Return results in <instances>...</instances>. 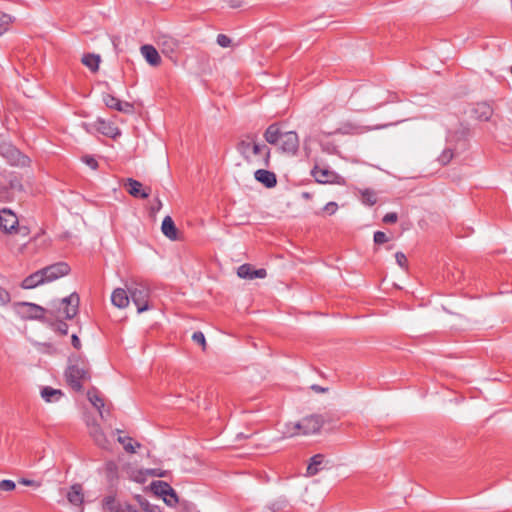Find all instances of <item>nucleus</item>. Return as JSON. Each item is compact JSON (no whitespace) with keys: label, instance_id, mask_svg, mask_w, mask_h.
<instances>
[{"label":"nucleus","instance_id":"obj_5","mask_svg":"<svg viewBox=\"0 0 512 512\" xmlns=\"http://www.w3.org/2000/svg\"><path fill=\"white\" fill-rule=\"evenodd\" d=\"M67 384L77 392L83 389V382L90 379V373L85 364H70L65 371Z\"/></svg>","mask_w":512,"mask_h":512},{"label":"nucleus","instance_id":"obj_1","mask_svg":"<svg viewBox=\"0 0 512 512\" xmlns=\"http://www.w3.org/2000/svg\"><path fill=\"white\" fill-rule=\"evenodd\" d=\"M79 295L72 293L71 295L64 297L58 304H54L52 309H45L30 302H20L16 304L17 313L27 319H35L43 322H48L46 314L54 316L56 318L64 317L65 319H72L78 313L79 306Z\"/></svg>","mask_w":512,"mask_h":512},{"label":"nucleus","instance_id":"obj_36","mask_svg":"<svg viewBox=\"0 0 512 512\" xmlns=\"http://www.w3.org/2000/svg\"><path fill=\"white\" fill-rule=\"evenodd\" d=\"M163 501L170 507H174L178 503V496L175 490L169 491L166 496H163Z\"/></svg>","mask_w":512,"mask_h":512},{"label":"nucleus","instance_id":"obj_41","mask_svg":"<svg viewBox=\"0 0 512 512\" xmlns=\"http://www.w3.org/2000/svg\"><path fill=\"white\" fill-rule=\"evenodd\" d=\"M192 340L195 343L202 345L203 348L205 347L206 340L204 334L201 331L194 332L192 335Z\"/></svg>","mask_w":512,"mask_h":512},{"label":"nucleus","instance_id":"obj_52","mask_svg":"<svg viewBox=\"0 0 512 512\" xmlns=\"http://www.w3.org/2000/svg\"><path fill=\"white\" fill-rule=\"evenodd\" d=\"M229 6L232 7V8H238L241 6V2L238 1V0H230L229 1Z\"/></svg>","mask_w":512,"mask_h":512},{"label":"nucleus","instance_id":"obj_34","mask_svg":"<svg viewBox=\"0 0 512 512\" xmlns=\"http://www.w3.org/2000/svg\"><path fill=\"white\" fill-rule=\"evenodd\" d=\"M14 18L6 13L0 14V36H2L5 32H7L10 28V25L13 23Z\"/></svg>","mask_w":512,"mask_h":512},{"label":"nucleus","instance_id":"obj_14","mask_svg":"<svg viewBox=\"0 0 512 512\" xmlns=\"http://www.w3.org/2000/svg\"><path fill=\"white\" fill-rule=\"evenodd\" d=\"M311 173L315 180L322 184L334 183L339 177L335 172L329 170L328 168H322L319 166H315Z\"/></svg>","mask_w":512,"mask_h":512},{"label":"nucleus","instance_id":"obj_12","mask_svg":"<svg viewBox=\"0 0 512 512\" xmlns=\"http://www.w3.org/2000/svg\"><path fill=\"white\" fill-rule=\"evenodd\" d=\"M89 434L97 446L106 450L110 449L111 443L107 439L99 424L93 423L89 425Z\"/></svg>","mask_w":512,"mask_h":512},{"label":"nucleus","instance_id":"obj_35","mask_svg":"<svg viewBox=\"0 0 512 512\" xmlns=\"http://www.w3.org/2000/svg\"><path fill=\"white\" fill-rule=\"evenodd\" d=\"M453 157H454V152L452 149H444L442 151V153L440 154V156L438 157V161L441 165L445 166L448 163H450V161L453 159Z\"/></svg>","mask_w":512,"mask_h":512},{"label":"nucleus","instance_id":"obj_49","mask_svg":"<svg viewBox=\"0 0 512 512\" xmlns=\"http://www.w3.org/2000/svg\"><path fill=\"white\" fill-rule=\"evenodd\" d=\"M13 233H18V234H21L23 236H27L29 234V230H28V228L26 226H20L18 224L16 230H14Z\"/></svg>","mask_w":512,"mask_h":512},{"label":"nucleus","instance_id":"obj_9","mask_svg":"<svg viewBox=\"0 0 512 512\" xmlns=\"http://www.w3.org/2000/svg\"><path fill=\"white\" fill-rule=\"evenodd\" d=\"M279 148L282 152L292 155L296 154L299 148L298 134L295 131L284 132Z\"/></svg>","mask_w":512,"mask_h":512},{"label":"nucleus","instance_id":"obj_29","mask_svg":"<svg viewBox=\"0 0 512 512\" xmlns=\"http://www.w3.org/2000/svg\"><path fill=\"white\" fill-rule=\"evenodd\" d=\"M151 490L155 495L163 497L166 496L169 491H172V487L164 481H153L151 483Z\"/></svg>","mask_w":512,"mask_h":512},{"label":"nucleus","instance_id":"obj_23","mask_svg":"<svg viewBox=\"0 0 512 512\" xmlns=\"http://www.w3.org/2000/svg\"><path fill=\"white\" fill-rule=\"evenodd\" d=\"M162 233L170 240H177V228L170 216H166L161 225Z\"/></svg>","mask_w":512,"mask_h":512},{"label":"nucleus","instance_id":"obj_33","mask_svg":"<svg viewBox=\"0 0 512 512\" xmlns=\"http://www.w3.org/2000/svg\"><path fill=\"white\" fill-rule=\"evenodd\" d=\"M361 201L363 204L372 206L377 202V195L371 189H364L361 191Z\"/></svg>","mask_w":512,"mask_h":512},{"label":"nucleus","instance_id":"obj_37","mask_svg":"<svg viewBox=\"0 0 512 512\" xmlns=\"http://www.w3.org/2000/svg\"><path fill=\"white\" fill-rule=\"evenodd\" d=\"M16 488V484L14 481L9 479L0 480V490L1 491H13Z\"/></svg>","mask_w":512,"mask_h":512},{"label":"nucleus","instance_id":"obj_18","mask_svg":"<svg viewBox=\"0 0 512 512\" xmlns=\"http://www.w3.org/2000/svg\"><path fill=\"white\" fill-rule=\"evenodd\" d=\"M284 132L281 131L277 123H273L267 127L264 132L265 140L272 145L280 143Z\"/></svg>","mask_w":512,"mask_h":512},{"label":"nucleus","instance_id":"obj_3","mask_svg":"<svg viewBox=\"0 0 512 512\" xmlns=\"http://www.w3.org/2000/svg\"><path fill=\"white\" fill-rule=\"evenodd\" d=\"M324 425V418L322 415L312 414L304 417L296 423H287L283 434L286 437H293L296 435H311L318 433Z\"/></svg>","mask_w":512,"mask_h":512},{"label":"nucleus","instance_id":"obj_26","mask_svg":"<svg viewBox=\"0 0 512 512\" xmlns=\"http://www.w3.org/2000/svg\"><path fill=\"white\" fill-rule=\"evenodd\" d=\"M474 113L478 120L488 121L493 114V109L486 103H480L477 104L476 108L474 109Z\"/></svg>","mask_w":512,"mask_h":512},{"label":"nucleus","instance_id":"obj_7","mask_svg":"<svg viewBox=\"0 0 512 512\" xmlns=\"http://www.w3.org/2000/svg\"><path fill=\"white\" fill-rule=\"evenodd\" d=\"M45 279L48 283L53 282L61 277L68 275L71 271L70 266L66 262H57L42 268Z\"/></svg>","mask_w":512,"mask_h":512},{"label":"nucleus","instance_id":"obj_20","mask_svg":"<svg viewBox=\"0 0 512 512\" xmlns=\"http://www.w3.org/2000/svg\"><path fill=\"white\" fill-rule=\"evenodd\" d=\"M67 499L70 504L74 506H81L84 501L82 486L80 484L72 485L67 493Z\"/></svg>","mask_w":512,"mask_h":512},{"label":"nucleus","instance_id":"obj_47","mask_svg":"<svg viewBox=\"0 0 512 512\" xmlns=\"http://www.w3.org/2000/svg\"><path fill=\"white\" fill-rule=\"evenodd\" d=\"M338 209V205L336 202H328L325 207H324V210L329 214V215H333Z\"/></svg>","mask_w":512,"mask_h":512},{"label":"nucleus","instance_id":"obj_38","mask_svg":"<svg viewBox=\"0 0 512 512\" xmlns=\"http://www.w3.org/2000/svg\"><path fill=\"white\" fill-rule=\"evenodd\" d=\"M51 326H53V328L62 335H66L68 333V325L61 320L51 323Z\"/></svg>","mask_w":512,"mask_h":512},{"label":"nucleus","instance_id":"obj_39","mask_svg":"<svg viewBox=\"0 0 512 512\" xmlns=\"http://www.w3.org/2000/svg\"><path fill=\"white\" fill-rule=\"evenodd\" d=\"M374 242L375 244H384L386 242H388V237L386 236V234L382 231H376L374 233Z\"/></svg>","mask_w":512,"mask_h":512},{"label":"nucleus","instance_id":"obj_4","mask_svg":"<svg viewBox=\"0 0 512 512\" xmlns=\"http://www.w3.org/2000/svg\"><path fill=\"white\" fill-rule=\"evenodd\" d=\"M129 297L137 307V312L142 313L149 309L150 288L143 282H132L127 286Z\"/></svg>","mask_w":512,"mask_h":512},{"label":"nucleus","instance_id":"obj_48","mask_svg":"<svg viewBox=\"0 0 512 512\" xmlns=\"http://www.w3.org/2000/svg\"><path fill=\"white\" fill-rule=\"evenodd\" d=\"M71 343H72V346L79 350L81 348V342H80V339L79 337L76 335V334H73L71 336Z\"/></svg>","mask_w":512,"mask_h":512},{"label":"nucleus","instance_id":"obj_6","mask_svg":"<svg viewBox=\"0 0 512 512\" xmlns=\"http://www.w3.org/2000/svg\"><path fill=\"white\" fill-rule=\"evenodd\" d=\"M0 154L12 166L26 167L30 164V158L24 155L19 149L11 144L1 145Z\"/></svg>","mask_w":512,"mask_h":512},{"label":"nucleus","instance_id":"obj_42","mask_svg":"<svg viewBox=\"0 0 512 512\" xmlns=\"http://www.w3.org/2000/svg\"><path fill=\"white\" fill-rule=\"evenodd\" d=\"M217 43L221 46V47H229L230 44H231V39L230 37H228L227 35L225 34H219L217 36Z\"/></svg>","mask_w":512,"mask_h":512},{"label":"nucleus","instance_id":"obj_21","mask_svg":"<svg viewBox=\"0 0 512 512\" xmlns=\"http://www.w3.org/2000/svg\"><path fill=\"white\" fill-rule=\"evenodd\" d=\"M87 397L90 403L99 411L100 416L104 418L105 407L104 399L100 396L99 391L96 388H91L87 392Z\"/></svg>","mask_w":512,"mask_h":512},{"label":"nucleus","instance_id":"obj_57","mask_svg":"<svg viewBox=\"0 0 512 512\" xmlns=\"http://www.w3.org/2000/svg\"><path fill=\"white\" fill-rule=\"evenodd\" d=\"M387 125H381V126H378L377 128H385Z\"/></svg>","mask_w":512,"mask_h":512},{"label":"nucleus","instance_id":"obj_50","mask_svg":"<svg viewBox=\"0 0 512 512\" xmlns=\"http://www.w3.org/2000/svg\"><path fill=\"white\" fill-rule=\"evenodd\" d=\"M155 202L156 203L152 206V211L153 212L159 211L161 209V207H162V202H161V200L159 198H156Z\"/></svg>","mask_w":512,"mask_h":512},{"label":"nucleus","instance_id":"obj_19","mask_svg":"<svg viewBox=\"0 0 512 512\" xmlns=\"http://www.w3.org/2000/svg\"><path fill=\"white\" fill-rule=\"evenodd\" d=\"M141 53L145 60L152 66H158L161 63V57L152 45H143L141 47Z\"/></svg>","mask_w":512,"mask_h":512},{"label":"nucleus","instance_id":"obj_17","mask_svg":"<svg viewBox=\"0 0 512 512\" xmlns=\"http://www.w3.org/2000/svg\"><path fill=\"white\" fill-rule=\"evenodd\" d=\"M129 292L123 288H116L111 295V302L118 308H126L129 305Z\"/></svg>","mask_w":512,"mask_h":512},{"label":"nucleus","instance_id":"obj_40","mask_svg":"<svg viewBox=\"0 0 512 512\" xmlns=\"http://www.w3.org/2000/svg\"><path fill=\"white\" fill-rule=\"evenodd\" d=\"M11 300L10 293L0 286V305H6Z\"/></svg>","mask_w":512,"mask_h":512},{"label":"nucleus","instance_id":"obj_25","mask_svg":"<svg viewBox=\"0 0 512 512\" xmlns=\"http://www.w3.org/2000/svg\"><path fill=\"white\" fill-rule=\"evenodd\" d=\"M103 508L107 512H126V504L116 502L113 496H107L104 498Z\"/></svg>","mask_w":512,"mask_h":512},{"label":"nucleus","instance_id":"obj_30","mask_svg":"<svg viewBox=\"0 0 512 512\" xmlns=\"http://www.w3.org/2000/svg\"><path fill=\"white\" fill-rule=\"evenodd\" d=\"M159 45L162 47L164 53H172L177 48L178 42L171 37L162 36L159 39Z\"/></svg>","mask_w":512,"mask_h":512},{"label":"nucleus","instance_id":"obj_13","mask_svg":"<svg viewBox=\"0 0 512 512\" xmlns=\"http://www.w3.org/2000/svg\"><path fill=\"white\" fill-rule=\"evenodd\" d=\"M237 275L243 279L265 278L267 271L264 268L253 269L250 264H243L238 267Z\"/></svg>","mask_w":512,"mask_h":512},{"label":"nucleus","instance_id":"obj_43","mask_svg":"<svg viewBox=\"0 0 512 512\" xmlns=\"http://www.w3.org/2000/svg\"><path fill=\"white\" fill-rule=\"evenodd\" d=\"M84 163L89 166L91 169L96 170L98 168V162L97 160L89 155H86L83 157Z\"/></svg>","mask_w":512,"mask_h":512},{"label":"nucleus","instance_id":"obj_28","mask_svg":"<svg viewBox=\"0 0 512 512\" xmlns=\"http://www.w3.org/2000/svg\"><path fill=\"white\" fill-rule=\"evenodd\" d=\"M62 396L63 393L59 389H54L52 387L47 386L41 390V397L46 402H57Z\"/></svg>","mask_w":512,"mask_h":512},{"label":"nucleus","instance_id":"obj_10","mask_svg":"<svg viewBox=\"0 0 512 512\" xmlns=\"http://www.w3.org/2000/svg\"><path fill=\"white\" fill-rule=\"evenodd\" d=\"M102 100L108 108L117 110L119 112L130 114L134 110V107L131 103L121 101L111 94H103Z\"/></svg>","mask_w":512,"mask_h":512},{"label":"nucleus","instance_id":"obj_32","mask_svg":"<svg viewBox=\"0 0 512 512\" xmlns=\"http://www.w3.org/2000/svg\"><path fill=\"white\" fill-rule=\"evenodd\" d=\"M118 442L123 445V448L126 452L135 453V448L140 447V443L136 442L133 444V439L129 436H118Z\"/></svg>","mask_w":512,"mask_h":512},{"label":"nucleus","instance_id":"obj_51","mask_svg":"<svg viewBox=\"0 0 512 512\" xmlns=\"http://www.w3.org/2000/svg\"><path fill=\"white\" fill-rule=\"evenodd\" d=\"M20 483L23 484V485H26V486H32V485L35 484V481L29 480V479H26V478H22L20 480Z\"/></svg>","mask_w":512,"mask_h":512},{"label":"nucleus","instance_id":"obj_44","mask_svg":"<svg viewBox=\"0 0 512 512\" xmlns=\"http://www.w3.org/2000/svg\"><path fill=\"white\" fill-rule=\"evenodd\" d=\"M395 259H396V262L397 264L402 267V268H405L407 266V258L405 256L404 253L402 252H397L395 254Z\"/></svg>","mask_w":512,"mask_h":512},{"label":"nucleus","instance_id":"obj_27","mask_svg":"<svg viewBox=\"0 0 512 512\" xmlns=\"http://www.w3.org/2000/svg\"><path fill=\"white\" fill-rule=\"evenodd\" d=\"M96 127L99 132H101L105 136L115 137L119 134L118 128L112 126L107 123L105 120L98 119L96 121Z\"/></svg>","mask_w":512,"mask_h":512},{"label":"nucleus","instance_id":"obj_16","mask_svg":"<svg viewBox=\"0 0 512 512\" xmlns=\"http://www.w3.org/2000/svg\"><path fill=\"white\" fill-rule=\"evenodd\" d=\"M48 283L42 269L27 276L21 283L23 289H33L39 285Z\"/></svg>","mask_w":512,"mask_h":512},{"label":"nucleus","instance_id":"obj_22","mask_svg":"<svg viewBox=\"0 0 512 512\" xmlns=\"http://www.w3.org/2000/svg\"><path fill=\"white\" fill-rule=\"evenodd\" d=\"M4 188L13 190V191H23L22 179L21 177L14 172L8 173L5 177Z\"/></svg>","mask_w":512,"mask_h":512},{"label":"nucleus","instance_id":"obj_15","mask_svg":"<svg viewBox=\"0 0 512 512\" xmlns=\"http://www.w3.org/2000/svg\"><path fill=\"white\" fill-rule=\"evenodd\" d=\"M255 179L266 188H273L277 184L276 174L267 169H258L254 173Z\"/></svg>","mask_w":512,"mask_h":512},{"label":"nucleus","instance_id":"obj_31","mask_svg":"<svg viewBox=\"0 0 512 512\" xmlns=\"http://www.w3.org/2000/svg\"><path fill=\"white\" fill-rule=\"evenodd\" d=\"M99 62H100V57L95 54H85L82 57V63L93 72L98 70Z\"/></svg>","mask_w":512,"mask_h":512},{"label":"nucleus","instance_id":"obj_54","mask_svg":"<svg viewBox=\"0 0 512 512\" xmlns=\"http://www.w3.org/2000/svg\"><path fill=\"white\" fill-rule=\"evenodd\" d=\"M126 512H139L134 506L126 504Z\"/></svg>","mask_w":512,"mask_h":512},{"label":"nucleus","instance_id":"obj_11","mask_svg":"<svg viewBox=\"0 0 512 512\" xmlns=\"http://www.w3.org/2000/svg\"><path fill=\"white\" fill-rule=\"evenodd\" d=\"M124 186L127 192L135 198L146 199L151 192L150 188H143L142 183L133 178H128Z\"/></svg>","mask_w":512,"mask_h":512},{"label":"nucleus","instance_id":"obj_46","mask_svg":"<svg viewBox=\"0 0 512 512\" xmlns=\"http://www.w3.org/2000/svg\"><path fill=\"white\" fill-rule=\"evenodd\" d=\"M398 220V215L397 213L395 212H390V213H387L384 217H383V222L384 223H387V224H391V223H396Z\"/></svg>","mask_w":512,"mask_h":512},{"label":"nucleus","instance_id":"obj_55","mask_svg":"<svg viewBox=\"0 0 512 512\" xmlns=\"http://www.w3.org/2000/svg\"><path fill=\"white\" fill-rule=\"evenodd\" d=\"M390 101H391V100L381 101V102H379V103L375 104V105L373 106V109H377V108L381 107L382 105H384L385 103L390 102Z\"/></svg>","mask_w":512,"mask_h":512},{"label":"nucleus","instance_id":"obj_2","mask_svg":"<svg viewBox=\"0 0 512 512\" xmlns=\"http://www.w3.org/2000/svg\"><path fill=\"white\" fill-rule=\"evenodd\" d=\"M236 150L249 164L261 167L270 166L271 150L266 144L258 142L257 134L244 135L238 141Z\"/></svg>","mask_w":512,"mask_h":512},{"label":"nucleus","instance_id":"obj_8","mask_svg":"<svg viewBox=\"0 0 512 512\" xmlns=\"http://www.w3.org/2000/svg\"><path fill=\"white\" fill-rule=\"evenodd\" d=\"M18 226V217L7 208L0 210V228L3 232L12 234Z\"/></svg>","mask_w":512,"mask_h":512},{"label":"nucleus","instance_id":"obj_45","mask_svg":"<svg viewBox=\"0 0 512 512\" xmlns=\"http://www.w3.org/2000/svg\"><path fill=\"white\" fill-rule=\"evenodd\" d=\"M141 506L146 512H162L158 506L152 505L148 501L142 502Z\"/></svg>","mask_w":512,"mask_h":512},{"label":"nucleus","instance_id":"obj_53","mask_svg":"<svg viewBox=\"0 0 512 512\" xmlns=\"http://www.w3.org/2000/svg\"><path fill=\"white\" fill-rule=\"evenodd\" d=\"M311 388H312L314 391H316V392H320V393L327 391V389H326V388H323V387H321V386H319V385H312V386H311Z\"/></svg>","mask_w":512,"mask_h":512},{"label":"nucleus","instance_id":"obj_56","mask_svg":"<svg viewBox=\"0 0 512 512\" xmlns=\"http://www.w3.org/2000/svg\"><path fill=\"white\" fill-rule=\"evenodd\" d=\"M107 466H108V468H109V469H112V467H114V466H115V464H114L113 462H109V463L107 464Z\"/></svg>","mask_w":512,"mask_h":512},{"label":"nucleus","instance_id":"obj_24","mask_svg":"<svg viewBox=\"0 0 512 512\" xmlns=\"http://www.w3.org/2000/svg\"><path fill=\"white\" fill-rule=\"evenodd\" d=\"M323 463H324V455L322 454H316L310 458V462L308 464L306 475L307 476H314L317 473H319L323 469Z\"/></svg>","mask_w":512,"mask_h":512}]
</instances>
